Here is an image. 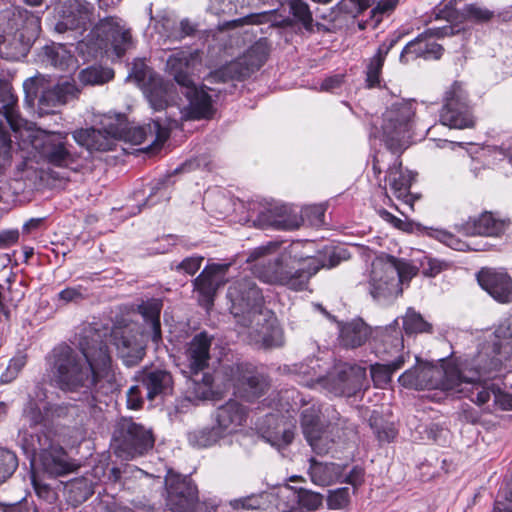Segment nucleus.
<instances>
[{
  "label": "nucleus",
  "instance_id": "nucleus-1",
  "mask_svg": "<svg viewBox=\"0 0 512 512\" xmlns=\"http://www.w3.org/2000/svg\"><path fill=\"white\" fill-rule=\"evenodd\" d=\"M79 354L67 344L52 351V368L57 385L63 391L76 394V406L92 417L101 412V395L116 390V375L108 346L102 333L87 327L78 336Z\"/></svg>",
  "mask_w": 512,
  "mask_h": 512
},
{
  "label": "nucleus",
  "instance_id": "nucleus-2",
  "mask_svg": "<svg viewBox=\"0 0 512 512\" xmlns=\"http://www.w3.org/2000/svg\"><path fill=\"white\" fill-rule=\"evenodd\" d=\"M273 412L266 414L259 426L262 437L277 448L292 443L295 436V414L300 411L302 433L317 454H326L331 449L330 428L333 420L338 419L337 411L322 406L313 399H307L299 391L289 388L272 399Z\"/></svg>",
  "mask_w": 512,
  "mask_h": 512
},
{
  "label": "nucleus",
  "instance_id": "nucleus-3",
  "mask_svg": "<svg viewBox=\"0 0 512 512\" xmlns=\"http://www.w3.org/2000/svg\"><path fill=\"white\" fill-rule=\"evenodd\" d=\"M312 241H295L285 247L276 242H269L251 251L247 261H255L265 255L277 253L273 262L257 267L255 274L264 283L285 286L290 290L303 291L308 286L311 276L320 267H334L346 259V250L339 248L329 252V258L320 261L312 255Z\"/></svg>",
  "mask_w": 512,
  "mask_h": 512
},
{
  "label": "nucleus",
  "instance_id": "nucleus-4",
  "mask_svg": "<svg viewBox=\"0 0 512 512\" xmlns=\"http://www.w3.org/2000/svg\"><path fill=\"white\" fill-rule=\"evenodd\" d=\"M212 338L205 332L195 335L187 344L184 357L189 376L193 379V392L199 399H214L229 390H237L248 401L263 394L268 384L263 376L244 371L242 364L222 366L214 375L199 373L208 367Z\"/></svg>",
  "mask_w": 512,
  "mask_h": 512
},
{
  "label": "nucleus",
  "instance_id": "nucleus-5",
  "mask_svg": "<svg viewBox=\"0 0 512 512\" xmlns=\"http://www.w3.org/2000/svg\"><path fill=\"white\" fill-rule=\"evenodd\" d=\"M227 297L236 323L242 327L250 343L265 348L280 347L284 343L283 330L275 315L263 310V296L252 279L241 278L230 285Z\"/></svg>",
  "mask_w": 512,
  "mask_h": 512
},
{
  "label": "nucleus",
  "instance_id": "nucleus-6",
  "mask_svg": "<svg viewBox=\"0 0 512 512\" xmlns=\"http://www.w3.org/2000/svg\"><path fill=\"white\" fill-rule=\"evenodd\" d=\"M170 131L159 120H152L146 126L129 127L122 115L115 118L105 116L102 128L94 127L76 130L74 140L88 150H112L116 140H126L134 144L149 143L150 146H161L169 137Z\"/></svg>",
  "mask_w": 512,
  "mask_h": 512
},
{
  "label": "nucleus",
  "instance_id": "nucleus-7",
  "mask_svg": "<svg viewBox=\"0 0 512 512\" xmlns=\"http://www.w3.org/2000/svg\"><path fill=\"white\" fill-rule=\"evenodd\" d=\"M415 360V365L399 376L401 386L415 390H441L458 397L463 391L464 378L474 368L471 358L440 359V366L422 361L418 356Z\"/></svg>",
  "mask_w": 512,
  "mask_h": 512
},
{
  "label": "nucleus",
  "instance_id": "nucleus-8",
  "mask_svg": "<svg viewBox=\"0 0 512 512\" xmlns=\"http://www.w3.org/2000/svg\"><path fill=\"white\" fill-rule=\"evenodd\" d=\"M328 365L320 359L309 358L306 362L293 365L292 373L295 381L307 387L319 384L329 392L338 396L351 397L360 392L366 385V369L358 365L339 363L327 374Z\"/></svg>",
  "mask_w": 512,
  "mask_h": 512
},
{
  "label": "nucleus",
  "instance_id": "nucleus-9",
  "mask_svg": "<svg viewBox=\"0 0 512 512\" xmlns=\"http://www.w3.org/2000/svg\"><path fill=\"white\" fill-rule=\"evenodd\" d=\"M417 107L414 99L394 100L373 124L371 136L382 141L389 151L402 152L413 136Z\"/></svg>",
  "mask_w": 512,
  "mask_h": 512
},
{
  "label": "nucleus",
  "instance_id": "nucleus-10",
  "mask_svg": "<svg viewBox=\"0 0 512 512\" xmlns=\"http://www.w3.org/2000/svg\"><path fill=\"white\" fill-rule=\"evenodd\" d=\"M488 353L479 351L478 354L471 358L474 362V368L471 372L467 373L464 378L463 391L461 397L469 398L471 402L478 406L490 405L489 401L492 399V406L501 410L512 411V393L502 391L500 386L494 382L491 374L499 372L504 367L498 369H491V363L487 362Z\"/></svg>",
  "mask_w": 512,
  "mask_h": 512
},
{
  "label": "nucleus",
  "instance_id": "nucleus-11",
  "mask_svg": "<svg viewBox=\"0 0 512 512\" xmlns=\"http://www.w3.org/2000/svg\"><path fill=\"white\" fill-rule=\"evenodd\" d=\"M21 447L31 463L38 459L43 470L50 476H63L76 469L64 449L53 443L43 431L24 432Z\"/></svg>",
  "mask_w": 512,
  "mask_h": 512
},
{
  "label": "nucleus",
  "instance_id": "nucleus-12",
  "mask_svg": "<svg viewBox=\"0 0 512 512\" xmlns=\"http://www.w3.org/2000/svg\"><path fill=\"white\" fill-rule=\"evenodd\" d=\"M25 92V100L29 105H33L38 97V113L46 115L54 112V110L74 99L78 94V88L74 82L63 80L56 85L49 87L46 79L42 75L28 78L23 83Z\"/></svg>",
  "mask_w": 512,
  "mask_h": 512
},
{
  "label": "nucleus",
  "instance_id": "nucleus-13",
  "mask_svg": "<svg viewBox=\"0 0 512 512\" xmlns=\"http://www.w3.org/2000/svg\"><path fill=\"white\" fill-rule=\"evenodd\" d=\"M397 327L398 321L395 320L385 328L386 338L383 353L389 357L386 359V363L371 365V379L378 388L386 387L390 383L393 373L401 369L411 358L410 351L404 347L402 333Z\"/></svg>",
  "mask_w": 512,
  "mask_h": 512
},
{
  "label": "nucleus",
  "instance_id": "nucleus-14",
  "mask_svg": "<svg viewBox=\"0 0 512 512\" xmlns=\"http://www.w3.org/2000/svg\"><path fill=\"white\" fill-rule=\"evenodd\" d=\"M153 445L154 437L150 429L131 418H122L117 423L111 446L118 457L124 460L133 459L145 454Z\"/></svg>",
  "mask_w": 512,
  "mask_h": 512
},
{
  "label": "nucleus",
  "instance_id": "nucleus-15",
  "mask_svg": "<svg viewBox=\"0 0 512 512\" xmlns=\"http://www.w3.org/2000/svg\"><path fill=\"white\" fill-rule=\"evenodd\" d=\"M128 80L135 82L154 111L166 109L173 100V84L165 81L149 68L143 60H135Z\"/></svg>",
  "mask_w": 512,
  "mask_h": 512
},
{
  "label": "nucleus",
  "instance_id": "nucleus-16",
  "mask_svg": "<svg viewBox=\"0 0 512 512\" xmlns=\"http://www.w3.org/2000/svg\"><path fill=\"white\" fill-rule=\"evenodd\" d=\"M87 44L94 52L111 47L116 57L120 59L132 46V36L122 19L109 16L99 20L94 26L88 35Z\"/></svg>",
  "mask_w": 512,
  "mask_h": 512
},
{
  "label": "nucleus",
  "instance_id": "nucleus-17",
  "mask_svg": "<svg viewBox=\"0 0 512 512\" xmlns=\"http://www.w3.org/2000/svg\"><path fill=\"white\" fill-rule=\"evenodd\" d=\"M110 338L126 366H134L144 357V333L137 322L125 318L116 321Z\"/></svg>",
  "mask_w": 512,
  "mask_h": 512
},
{
  "label": "nucleus",
  "instance_id": "nucleus-18",
  "mask_svg": "<svg viewBox=\"0 0 512 512\" xmlns=\"http://www.w3.org/2000/svg\"><path fill=\"white\" fill-rule=\"evenodd\" d=\"M400 152H377L372 161V169L376 177L382 173L384 164L387 160L393 161L387 168L385 180L395 197L401 200L410 210L413 209L414 198L410 193V188L414 175L409 170H404L398 154Z\"/></svg>",
  "mask_w": 512,
  "mask_h": 512
},
{
  "label": "nucleus",
  "instance_id": "nucleus-19",
  "mask_svg": "<svg viewBox=\"0 0 512 512\" xmlns=\"http://www.w3.org/2000/svg\"><path fill=\"white\" fill-rule=\"evenodd\" d=\"M367 284L370 295L380 302L393 299L402 293L393 256L380 255L372 261Z\"/></svg>",
  "mask_w": 512,
  "mask_h": 512
},
{
  "label": "nucleus",
  "instance_id": "nucleus-20",
  "mask_svg": "<svg viewBox=\"0 0 512 512\" xmlns=\"http://www.w3.org/2000/svg\"><path fill=\"white\" fill-rule=\"evenodd\" d=\"M439 116L441 124L449 128L466 129L474 126L472 107L461 83H453L445 92Z\"/></svg>",
  "mask_w": 512,
  "mask_h": 512
},
{
  "label": "nucleus",
  "instance_id": "nucleus-21",
  "mask_svg": "<svg viewBox=\"0 0 512 512\" xmlns=\"http://www.w3.org/2000/svg\"><path fill=\"white\" fill-rule=\"evenodd\" d=\"M165 486L166 504L171 512H195L198 490L191 478L168 470Z\"/></svg>",
  "mask_w": 512,
  "mask_h": 512
},
{
  "label": "nucleus",
  "instance_id": "nucleus-22",
  "mask_svg": "<svg viewBox=\"0 0 512 512\" xmlns=\"http://www.w3.org/2000/svg\"><path fill=\"white\" fill-rule=\"evenodd\" d=\"M497 341L492 347H484L480 351L488 353L487 362L491 363V369L504 367L512 368V311L503 317L494 331Z\"/></svg>",
  "mask_w": 512,
  "mask_h": 512
},
{
  "label": "nucleus",
  "instance_id": "nucleus-23",
  "mask_svg": "<svg viewBox=\"0 0 512 512\" xmlns=\"http://www.w3.org/2000/svg\"><path fill=\"white\" fill-rule=\"evenodd\" d=\"M452 34L453 28L449 25L425 30L404 47L400 55V61L408 62L409 55H412L415 58L423 57L425 59L440 58L442 54V47L435 42V39Z\"/></svg>",
  "mask_w": 512,
  "mask_h": 512
},
{
  "label": "nucleus",
  "instance_id": "nucleus-24",
  "mask_svg": "<svg viewBox=\"0 0 512 512\" xmlns=\"http://www.w3.org/2000/svg\"><path fill=\"white\" fill-rule=\"evenodd\" d=\"M66 136V133L44 131L32 140V146L49 164L67 167L73 158L66 148Z\"/></svg>",
  "mask_w": 512,
  "mask_h": 512
},
{
  "label": "nucleus",
  "instance_id": "nucleus-25",
  "mask_svg": "<svg viewBox=\"0 0 512 512\" xmlns=\"http://www.w3.org/2000/svg\"><path fill=\"white\" fill-rule=\"evenodd\" d=\"M206 86H197L194 82L181 88L188 104L182 110L186 119H208L214 114L213 100Z\"/></svg>",
  "mask_w": 512,
  "mask_h": 512
},
{
  "label": "nucleus",
  "instance_id": "nucleus-26",
  "mask_svg": "<svg viewBox=\"0 0 512 512\" xmlns=\"http://www.w3.org/2000/svg\"><path fill=\"white\" fill-rule=\"evenodd\" d=\"M229 266L230 264H211L195 279L194 286L199 294L198 300L204 308L209 309L213 305L216 290L223 284Z\"/></svg>",
  "mask_w": 512,
  "mask_h": 512
},
{
  "label": "nucleus",
  "instance_id": "nucleus-27",
  "mask_svg": "<svg viewBox=\"0 0 512 512\" xmlns=\"http://www.w3.org/2000/svg\"><path fill=\"white\" fill-rule=\"evenodd\" d=\"M479 285L497 302H512V279L504 270L483 268L477 274Z\"/></svg>",
  "mask_w": 512,
  "mask_h": 512
},
{
  "label": "nucleus",
  "instance_id": "nucleus-28",
  "mask_svg": "<svg viewBox=\"0 0 512 512\" xmlns=\"http://www.w3.org/2000/svg\"><path fill=\"white\" fill-rule=\"evenodd\" d=\"M246 416L247 411L244 406L237 401L229 400L215 411V426L224 437H227L239 431L246 420Z\"/></svg>",
  "mask_w": 512,
  "mask_h": 512
},
{
  "label": "nucleus",
  "instance_id": "nucleus-29",
  "mask_svg": "<svg viewBox=\"0 0 512 512\" xmlns=\"http://www.w3.org/2000/svg\"><path fill=\"white\" fill-rule=\"evenodd\" d=\"M509 223L497 218L490 212L482 213L475 217H470L460 225V232L467 236H499L505 232Z\"/></svg>",
  "mask_w": 512,
  "mask_h": 512
},
{
  "label": "nucleus",
  "instance_id": "nucleus-30",
  "mask_svg": "<svg viewBox=\"0 0 512 512\" xmlns=\"http://www.w3.org/2000/svg\"><path fill=\"white\" fill-rule=\"evenodd\" d=\"M268 54L267 42L261 39L251 45L244 55L231 63L227 69L235 72L238 78H245L264 64Z\"/></svg>",
  "mask_w": 512,
  "mask_h": 512
},
{
  "label": "nucleus",
  "instance_id": "nucleus-31",
  "mask_svg": "<svg viewBox=\"0 0 512 512\" xmlns=\"http://www.w3.org/2000/svg\"><path fill=\"white\" fill-rule=\"evenodd\" d=\"M198 63V54L187 50L173 52L166 61V71L173 76L174 80L182 88L191 84V73Z\"/></svg>",
  "mask_w": 512,
  "mask_h": 512
},
{
  "label": "nucleus",
  "instance_id": "nucleus-32",
  "mask_svg": "<svg viewBox=\"0 0 512 512\" xmlns=\"http://www.w3.org/2000/svg\"><path fill=\"white\" fill-rule=\"evenodd\" d=\"M93 11V5L88 1L71 0L69 14L62 17L55 28L60 33L67 30H80L83 32L92 21Z\"/></svg>",
  "mask_w": 512,
  "mask_h": 512
},
{
  "label": "nucleus",
  "instance_id": "nucleus-33",
  "mask_svg": "<svg viewBox=\"0 0 512 512\" xmlns=\"http://www.w3.org/2000/svg\"><path fill=\"white\" fill-rule=\"evenodd\" d=\"M339 341L346 348L362 346L369 338L370 328L362 319H353L346 323H338Z\"/></svg>",
  "mask_w": 512,
  "mask_h": 512
},
{
  "label": "nucleus",
  "instance_id": "nucleus-34",
  "mask_svg": "<svg viewBox=\"0 0 512 512\" xmlns=\"http://www.w3.org/2000/svg\"><path fill=\"white\" fill-rule=\"evenodd\" d=\"M147 390V397L153 400L156 396L167 395L172 390L171 374L163 369H153L145 372L141 380Z\"/></svg>",
  "mask_w": 512,
  "mask_h": 512
},
{
  "label": "nucleus",
  "instance_id": "nucleus-35",
  "mask_svg": "<svg viewBox=\"0 0 512 512\" xmlns=\"http://www.w3.org/2000/svg\"><path fill=\"white\" fill-rule=\"evenodd\" d=\"M43 62L60 71H73L76 69V60L71 51L64 44L53 43L43 49Z\"/></svg>",
  "mask_w": 512,
  "mask_h": 512
},
{
  "label": "nucleus",
  "instance_id": "nucleus-36",
  "mask_svg": "<svg viewBox=\"0 0 512 512\" xmlns=\"http://www.w3.org/2000/svg\"><path fill=\"white\" fill-rule=\"evenodd\" d=\"M270 23L272 26L287 25L288 19L278 14L277 9L260 13L249 14L242 18L234 19L223 24V28L230 29L248 24Z\"/></svg>",
  "mask_w": 512,
  "mask_h": 512
},
{
  "label": "nucleus",
  "instance_id": "nucleus-37",
  "mask_svg": "<svg viewBox=\"0 0 512 512\" xmlns=\"http://www.w3.org/2000/svg\"><path fill=\"white\" fill-rule=\"evenodd\" d=\"M396 40L391 39L383 42L377 49L376 54L369 60L366 67V84L367 87L373 88L380 85V74L384 65L386 56L395 45Z\"/></svg>",
  "mask_w": 512,
  "mask_h": 512
},
{
  "label": "nucleus",
  "instance_id": "nucleus-38",
  "mask_svg": "<svg viewBox=\"0 0 512 512\" xmlns=\"http://www.w3.org/2000/svg\"><path fill=\"white\" fill-rule=\"evenodd\" d=\"M162 301L152 298L139 305V313L144 321L149 325L152 332V341L158 343L161 340L160 313L162 310Z\"/></svg>",
  "mask_w": 512,
  "mask_h": 512
},
{
  "label": "nucleus",
  "instance_id": "nucleus-39",
  "mask_svg": "<svg viewBox=\"0 0 512 512\" xmlns=\"http://www.w3.org/2000/svg\"><path fill=\"white\" fill-rule=\"evenodd\" d=\"M309 474L314 484L328 486L339 480L341 467L335 463H321L312 458L310 460Z\"/></svg>",
  "mask_w": 512,
  "mask_h": 512
},
{
  "label": "nucleus",
  "instance_id": "nucleus-40",
  "mask_svg": "<svg viewBox=\"0 0 512 512\" xmlns=\"http://www.w3.org/2000/svg\"><path fill=\"white\" fill-rule=\"evenodd\" d=\"M274 496L269 492L251 494L229 501V506L236 512L267 510L272 504Z\"/></svg>",
  "mask_w": 512,
  "mask_h": 512
},
{
  "label": "nucleus",
  "instance_id": "nucleus-41",
  "mask_svg": "<svg viewBox=\"0 0 512 512\" xmlns=\"http://www.w3.org/2000/svg\"><path fill=\"white\" fill-rule=\"evenodd\" d=\"M64 489L68 502L73 506L85 502L94 494L93 483L85 477L75 478L69 481Z\"/></svg>",
  "mask_w": 512,
  "mask_h": 512
},
{
  "label": "nucleus",
  "instance_id": "nucleus-42",
  "mask_svg": "<svg viewBox=\"0 0 512 512\" xmlns=\"http://www.w3.org/2000/svg\"><path fill=\"white\" fill-rule=\"evenodd\" d=\"M225 438L215 426H206L188 433V442L195 448H208Z\"/></svg>",
  "mask_w": 512,
  "mask_h": 512
},
{
  "label": "nucleus",
  "instance_id": "nucleus-43",
  "mask_svg": "<svg viewBox=\"0 0 512 512\" xmlns=\"http://www.w3.org/2000/svg\"><path fill=\"white\" fill-rule=\"evenodd\" d=\"M481 157L489 166H496L507 162L512 167V146L503 144L501 147L485 146L481 148Z\"/></svg>",
  "mask_w": 512,
  "mask_h": 512
},
{
  "label": "nucleus",
  "instance_id": "nucleus-44",
  "mask_svg": "<svg viewBox=\"0 0 512 512\" xmlns=\"http://www.w3.org/2000/svg\"><path fill=\"white\" fill-rule=\"evenodd\" d=\"M113 76L109 68L91 66L80 71L79 80L85 85H96L108 82Z\"/></svg>",
  "mask_w": 512,
  "mask_h": 512
},
{
  "label": "nucleus",
  "instance_id": "nucleus-45",
  "mask_svg": "<svg viewBox=\"0 0 512 512\" xmlns=\"http://www.w3.org/2000/svg\"><path fill=\"white\" fill-rule=\"evenodd\" d=\"M251 0H209L208 9L215 15L236 14L239 9L250 5Z\"/></svg>",
  "mask_w": 512,
  "mask_h": 512
},
{
  "label": "nucleus",
  "instance_id": "nucleus-46",
  "mask_svg": "<svg viewBox=\"0 0 512 512\" xmlns=\"http://www.w3.org/2000/svg\"><path fill=\"white\" fill-rule=\"evenodd\" d=\"M403 329L407 334L430 332L432 326L412 308H409L403 317Z\"/></svg>",
  "mask_w": 512,
  "mask_h": 512
},
{
  "label": "nucleus",
  "instance_id": "nucleus-47",
  "mask_svg": "<svg viewBox=\"0 0 512 512\" xmlns=\"http://www.w3.org/2000/svg\"><path fill=\"white\" fill-rule=\"evenodd\" d=\"M18 466L16 455L0 447V485L12 476Z\"/></svg>",
  "mask_w": 512,
  "mask_h": 512
},
{
  "label": "nucleus",
  "instance_id": "nucleus-48",
  "mask_svg": "<svg viewBox=\"0 0 512 512\" xmlns=\"http://www.w3.org/2000/svg\"><path fill=\"white\" fill-rule=\"evenodd\" d=\"M290 9L293 16L302 23L307 31L313 30V18L308 5L301 0H292Z\"/></svg>",
  "mask_w": 512,
  "mask_h": 512
},
{
  "label": "nucleus",
  "instance_id": "nucleus-49",
  "mask_svg": "<svg viewBox=\"0 0 512 512\" xmlns=\"http://www.w3.org/2000/svg\"><path fill=\"white\" fill-rule=\"evenodd\" d=\"M323 503V496L320 493L313 492L304 488H299V498L297 506L309 511L317 510Z\"/></svg>",
  "mask_w": 512,
  "mask_h": 512
},
{
  "label": "nucleus",
  "instance_id": "nucleus-50",
  "mask_svg": "<svg viewBox=\"0 0 512 512\" xmlns=\"http://www.w3.org/2000/svg\"><path fill=\"white\" fill-rule=\"evenodd\" d=\"M169 181L170 176L159 179L156 183H154L150 188V194L144 205H154L160 201V199L167 200L170 194L168 189Z\"/></svg>",
  "mask_w": 512,
  "mask_h": 512
},
{
  "label": "nucleus",
  "instance_id": "nucleus-51",
  "mask_svg": "<svg viewBox=\"0 0 512 512\" xmlns=\"http://www.w3.org/2000/svg\"><path fill=\"white\" fill-rule=\"evenodd\" d=\"M274 498H278L280 502H283L284 506L288 509H294L297 507V501L299 498V488H295L291 485L285 484L278 487Z\"/></svg>",
  "mask_w": 512,
  "mask_h": 512
},
{
  "label": "nucleus",
  "instance_id": "nucleus-52",
  "mask_svg": "<svg viewBox=\"0 0 512 512\" xmlns=\"http://www.w3.org/2000/svg\"><path fill=\"white\" fill-rule=\"evenodd\" d=\"M429 235L454 250L465 251L468 249V245L465 242L459 240L455 235L448 231L432 229Z\"/></svg>",
  "mask_w": 512,
  "mask_h": 512
},
{
  "label": "nucleus",
  "instance_id": "nucleus-53",
  "mask_svg": "<svg viewBox=\"0 0 512 512\" xmlns=\"http://www.w3.org/2000/svg\"><path fill=\"white\" fill-rule=\"evenodd\" d=\"M393 263L397 269V280L399 281V287L409 282L418 272V267L405 261L399 260L393 257Z\"/></svg>",
  "mask_w": 512,
  "mask_h": 512
},
{
  "label": "nucleus",
  "instance_id": "nucleus-54",
  "mask_svg": "<svg viewBox=\"0 0 512 512\" xmlns=\"http://www.w3.org/2000/svg\"><path fill=\"white\" fill-rule=\"evenodd\" d=\"M350 500L349 488L342 487L329 492L327 504L329 509L337 510L346 507Z\"/></svg>",
  "mask_w": 512,
  "mask_h": 512
},
{
  "label": "nucleus",
  "instance_id": "nucleus-55",
  "mask_svg": "<svg viewBox=\"0 0 512 512\" xmlns=\"http://www.w3.org/2000/svg\"><path fill=\"white\" fill-rule=\"evenodd\" d=\"M445 266L446 264L443 261L428 256H423L420 260L422 273L428 277H435L445 268Z\"/></svg>",
  "mask_w": 512,
  "mask_h": 512
},
{
  "label": "nucleus",
  "instance_id": "nucleus-56",
  "mask_svg": "<svg viewBox=\"0 0 512 512\" xmlns=\"http://www.w3.org/2000/svg\"><path fill=\"white\" fill-rule=\"evenodd\" d=\"M304 216L311 225L319 226L324 223L325 207L323 205H313L304 209Z\"/></svg>",
  "mask_w": 512,
  "mask_h": 512
},
{
  "label": "nucleus",
  "instance_id": "nucleus-57",
  "mask_svg": "<svg viewBox=\"0 0 512 512\" xmlns=\"http://www.w3.org/2000/svg\"><path fill=\"white\" fill-rule=\"evenodd\" d=\"M371 426L380 441L391 442L397 435V431L391 423H387L382 427H378L376 423H372Z\"/></svg>",
  "mask_w": 512,
  "mask_h": 512
},
{
  "label": "nucleus",
  "instance_id": "nucleus-58",
  "mask_svg": "<svg viewBox=\"0 0 512 512\" xmlns=\"http://www.w3.org/2000/svg\"><path fill=\"white\" fill-rule=\"evenodd\" d=\"M397 0H380L377 5L371 10L372 17L376 18L379 22L385 13L391 12L396 7Z\"/></svg>",
  "mask_w": 512,
  "mask_h": 512
},
{
  "label": "nucleus",
  "instance_id": "nucleus-59",
  "mask_svg": "<svg viewBox=\"0 0 512 512\" xmlns=\"http://www.w3.org/2000/svg\"><path fill=\"white\" fill-rule=\"evenodd\" d=\"M58 296L60 300L64 301L65 303H68L77 302L83 299L85 297V294L81 287H69L60 291Z\"/></svg>",
  "mask_w": 512,
  "mask_h": 512
},
{
  "label": "nucleus",
  "instance_id": "nucleus-60",
  "mask_svg": "<svg viewBox=\"0 0 512 512\" xmlns=\"http://www.w3.org/2000/svg\"><path fill=\"white\" fill-rule=\"evenodd\" d=\"M24 415L31 426H36L44 420V415L41 411V408L32 402L24 410Z\"/></svg>",
  "mask_w": 512,
  "mask_h": 512
},
{
  "label": "nucleus",
  "instance_id": "nucleus-61",
  "mask_svg": "<svg viewBox=\"0 0 512 512\" xmlns=\"http://www.w3.org/2000/svg\"><path fill=\"white\" fill-rule=\"evenodd\" d=\"M195 32V26L188 20L183 19L180 21L175 31L168 35L169 38L182 39L190 36Z\"/></svg>",
  "mask_w": 512,
  "mask_h": 512
},
{
  "label": "nucleus",
  "instance_id": "nucleus-62",
  "mask_svg": "<svg viewBox=\"0 0 512 512\" xmlns=\"http://www.w3.org/2000/svg\"><path fill=\"white\" fill-rule=\"evenodd\" d=\"M25 360L23 357L13 358L11 359L7 371L2 374L1 381L2 382H9L11 381L16 374L20 371V369L24 366Z\"/></svg>",
  "mask_w": 512,
  "mask_h": 512
},
{
  "label": "nucleus",
  "instance_id": "nucleus-63",
  "mask_svg": "<svg viewBox=\"0 0 512 512\" xmlns=\"http://www.w3.org/2000/svg\"><path fill=\"white\" fill-rule=\"evenodd\" d=\"M203 257H189L184 259L178 266V269L183 270L189 275H194L201 267Z\"/></svg>",
  "mask_w": 512,
  "mask_h": 512
},
{
  "label": "nucleus",
  "instance_id": "nucleus-64",
  "mask_svg": "<svg viewBox=\"0 0 512 512\" xmlns=\"http://www.w3.org/2000/svg\"><path fill=\"white\" fill-rule=\"evenodd\" d=\"M142 403L143 399L141 397L140 387L137 385L130 387L127 392L128 407L136 410L141 407Z\"/></svg>",
  "mask_w": 512,
  "mask_h": 512
}]
</instances>
